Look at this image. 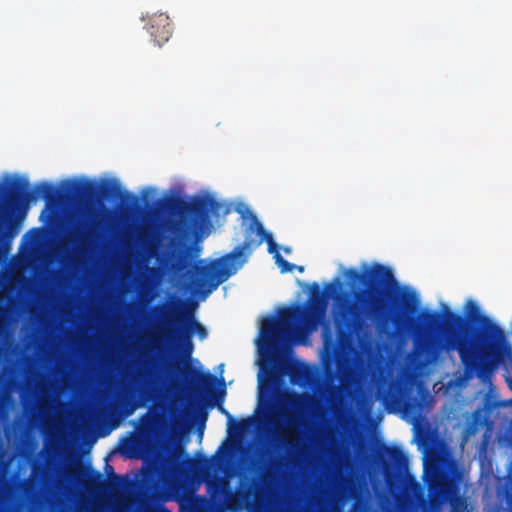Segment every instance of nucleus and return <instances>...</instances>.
I'll use <instances>...</instances> for the list:
<instances>
[{"label":"nucleus","instance_id":"1","mask_svg":"<svg viewBox=\"0 0 512 512\" xmlns=\"http://www.w3.org/2000/svg\"><path fill=\"white\" fill-rule=\"evenodd\" d=\"M344 275L352 283L364 288L355 293V300L338 299L341 283L338 278L320 289L318 283L311 285L305 305L284 307L279 317H266L260 327L261 339L258 349L263 358L279 366L282 375L302 376V364L284 358L286 338L293 333L312 332L323 323L329 298L337 299L334 314L337 338L345 345L359 336L366 327V319L375 321L378 329L393 324L403 329L412 323L410 315L417 310L419 299L415 291L399 288L392 270L380 263H364L361 271L349 268Z\"/></svg>","mask_w":512,"mask_h":512},{"label":"nucleus","instance_id":"2","mask_svg":"<svg viewBox=\"0 0 512 512\" xmlns=\"http://www.w3.org/2000/svg\"><path fill=\"white\" fill-rule=\"evenodd\" d=\"M464 308L468 316L451 311L446 304H442V314L425 311L423 325L442 329L446 351L458 352L467 375L489 377L512 355V347L504 330L482 314L473 300H468Z\"/></svg>","mask_w":512,"mask_h":512},{"label":"nucleus","instance_id":"3","mask_svg":"<svg viewBox=\"0 0 512 512\" xmlns=\"http://www.w3.org/2000/svg\"><path fill=\"white\" fill-rule=\"evenodd\" d=\"M100 195L105 199L121 198L122 200L138 199L128 192L121 191L116 182L106 181L100 188L93 182L65 180L62 188H57L49 183H39L33 190H29V182L25 178L17 177L4 189H0V197L11 207L35 201L42 197L47 204H57L64 201H74L83 198H94Z\"/></svg>","mask_w":512,"mask_h":512},{"label":"nucleus","instance_id":"4","mask_svg":"<svg viewBox=\"0 0 512 512\" xmlns=\"http://www.w3.org/2000/svg\"><path fill=\"white\" fill-rule=\"evenodd\" d=\"M263 241L267 242L270 253L277 251V244L274 242L272 234L264 229L255 215H252L251 222L245 230L243 244L208 264L195 265V275L191 279L192 285L199 293L207 296L246 263L247 256L244 254V250L251 251L261 245Z\"/></svg>","mask_w":512,"mask_h":512},{"label":"nucleus","instance_id":"5","mask_svg":"<svg viewBox=\"0 0 512 512\" xmlns=\"http://www.w3.org/2000/svg\"><path fill=\"white\" fill-rule=\"evenodd\" d=\"M221 208L219 201L208 196H195L191 200L173 199L171 211L177 220L170 227L174 234L172 245L183 246L187 252L189 247L185 243L209 229L212 226L210 216H218Z\"/></svg>","mask_w":512,"mask_h":512},{"label":"nucleus","instance_id":"6","mask_svg":"<svg viewBox=\"0 0 512 512\" xmlns=\"http://www.w3.org/2000/svg\"><path fill=\"white\" fill-rule=\"evenodd\" d=\"M271 388L268 389V395L264 398L261 393L259 402L266 406L268 410V421L277 426L278 416H282L287 421V427L282 434H279V442L288 449H295L299 445L298 429L301 426V418L307 412L311 397L304 393L286 392L279 396V406L276 407L271 402Z\"/></svg>","mask_w":512,"mask_h":512},{"label":"nucleus","instance_id":"7","mask_svg":"<svg viewBox=\"0 0 512 512\" xmlns=\"http://www.w3.org/2000/svg\"><path fill=\"white\" fill-rule=\"evenodd\" d=\"M377 395L390 412L401 411L406 415H416L423 407L415 382L406 373L391 379L386 388L381 384Z\"/></svg>","mask_w":512,"mask_h":512},{"label":"nucleus","instance_id":"8","mask_svg":"<svg viewBox=\"0 0 512 512\" xmlns=\"http://www.w3.org/2000/svg\"><path fill=\"white\" fill-rule=\"evenodd\" d=\"M145 369H139L129 386L125 387L119 398L126 416L132 414L154 390L157 376L152 369L151 361L145 362Z\"/></svg>","mask_w":512,"mask_h":512},{"label":"nucleus","instance_id":"9","mask_svg":"<svg viewBox=\"0 0 512 512\" xmlns=\"http://www.w3.org/2000/svg\"><path fill=\"white\" fill-rule=\"evenodd\" d=\"M217 378L209 372L186 366L183 370V381L187 391L197 397L210 390L216 383Z\"/></svg>","mask_w":512,"mask_h":512},{"label":"nucleus","instance_id":"10","mask_svg":"<svg viewBox=\"0 0 512 512\" xmlns=\"http://www.w3.org/2000/svg\"><path fill=\"white\" fill-rule=\"evenodd\" d=\"M165 316L173 319L177 323H180L182 325V329L191 333V336H193V334H197L199 339L203 340L208 335L206 328L195 319L192 313H183L175 307H170Z\"/></svg>","mask_w":512,"mask_h":512},{"label":"nucleus","instance_id":"11","mask_svg":"<svg viewBox=\"0 0 512 512\" xmlns=\"http://www.w3.org/2000/svg\"><path fill=\"white\" fill-rule=\"evenodd\" d=\"M148 32L158 46L166 43L172 35V25L168 15L160 13L151 16L148 22Z\"/></svg>","mask_w":512,"mask_h":512},{"label":"nucleus","instance_id":"12","mask_svg":"<svg viewBox=\"0 0 512 512\" xmlns=\"http://www.w3.org/2000/svg\"><path fill=\"white\" fill-rule=\"evenodd\" d=\"M429 496L432 501L443 503L451 501L454 496V485L444 475H435L428 482Z\"/></svg>","mask_w":512,"mask_h":512},{"label":"nucleus","instance_id":"13","mask_svg":"<svg viewBox=\"0 0 512 512\" xmlns=\"http://www.w3.org/2000/svg\"><path fill=\"white\" fill-rule=\"evenodd\" d=\"M66 476L69 481L83 482L84 478H87V485L91 487H99L105 482L103 475L94 471L90 468H84L80 465L66 470Z\"/></svg>","mask_w":512,"mask_h":512},{"label":"nucleus","instance_id":"14","mask_svg":"<svg viewBox=\"0 0 512 512\" xmlns=\"http://www.w3.org/2000/svg\"><path fill=\"white\" fill-rule=\"evenodd\" d=\"M176 346L184 359H190L194 350L191 333L181 328L176 337Z\"/></svg>","mask_w":512,"mask_h":512},{"label":"nucleus","instance_id":"15","mask_svg":"<svg viewBox=\"0 0 512 512\" xmlns=\"http://www.w3.org/2000/svg\"><path fill=\"white\" fill-rule=\"evenodd\" d=\"M384 453L387 455L389 460L399 469L407 467L408 457L400 447L385 446Z\"/></svg>","mask_w":512,"mask_h":512},{"label":"nucleus","instance_id":"16","mask_svg":"<svg viewBox=\"0 0 512 512\" xmlns=\"http://www.w3.org/2000/svg\"><path fill=\"white\" fill-rule=\"evenodd\" d=\"M189 470L195 474L208 471L211 468V459L202 456L199 459H190L188 461Z\"/></svg>","mask_w":512,"mask_h":512},{"label":"nucleus","instance_id":"17","mask_svg":"<svg viewBox=\"0 0 512 512\" xmlns=\"http://www.w3.org/2000/svg\"><path fill=\"white\" fill-rule=\"evenodd\" d=\"M449 512H470L466 498L463 496H455L451 499Z\"/></svg>","mask_w":512,"mask_h":512},{"label":"nucleus","instance_id":"18","mask_svg":"<svg viewBox=\"0 0 512 512\" xmlns=\"http://www.w3.org/2000/svg\"><path fill=\"white\" fill-rule=\"evenodd\" d=\"M275 259L282 273L292 272L294 269H296L295 264L288 262L277 252L275 254Z\"/></svg>","mask_w":512,"mask_h":512},{"label":"nucleus","instance_id":"19","mask_svg":"<svg viewBox=\"0 0 512 512\" xmlns=\"http://www.w3.org/2000/svg\"><path fill=\"white\" fill-rule=\"evenodd\" d=\"M159 512H171L169 509H167L165 506H161L159 508ZM186 512H206L205 508L202 504L198 502H193L189 505Z\"/></svg>","mask_w":512,"mask_h":512},{"label":"nucleus","instance_id":"20","mask_svg":"<svg viewBox=\"0 0 512 512\" xmlns=\"http://www.w3.org/2000/svg\"><path fill=\"white\" fill-rule=\"evenodd\" d=\"M506 497H507V503L510 506H512V479H511V486H510V489L507 491Z\"/></svg>","mask_w":512,"mask_h":512},{"label":"nucleus","instance_id":"21","mask_svg":"<svg viewBox=\"0 0 512 512\" xmlns=\"http://www.w3.org/2000/svg\"><path fill=\"white\" fill-rule=\"evenodd\" d=\"M385 478H386L387 485L391 486L392 485V481L394 479V475H391L388 472H386Z\"/></svg>","mask_w":512,"mask_h":512},{"label":"nucleus","instance_id":"22","mask_svg":"<svg viewBox=\"0 0 512 512\" xmlns=\"http://www.w3.org/2000/svg\"><path fill=\"white\" fill-rule=\"evenodd\" d=\"M415 346L418 350H424L425 348V344L424 343H421L419 341H415Z\"/></svg>","mask_w":512,"mask_h":512},{"label":"nucleus","instance_id":"23","mask_svg":"<svg viewBox=\"0 0 512 512\" xmlns=\"http://www.w3.org/2000/svg\"><path fill=\"white\" fill-rule=\"evenodd\" d=\"M37 472H40L42 475L44 473V470L41 467H33L32 473L36 474Z\"/></svg>","mask_w":512,"mask_h":512},{"label":"nucleus","instance_id":"24","mask_svg":"<svg viewBox=\"0 0 512 512\" xmlns=\"http://www.w3.org/2000/svg\"><path fill=\"white\" fill-rule=\"evenodd\" d=\"M105 469H106V471H107L109 474H111V475H115V474H114V469H113V467H112V466H110V465H106V468H105Z\"/></svg>","mask_w":512,"mask_h":512},{"label":"nucleus","instance_id":"25","mask_svg":"<svg viewBox=\"0 0 512 512\" xmlns=\"http://www.w3.org/2000/svg\"><path fill=\"white\" fill-rule=\"evenodd\" d=\"M219 410L226 414L228 416L229 419H232V416L229 414V412H227L222 406L219 407Z\"/></svg>","mask_w":512,"mask_h":512},{"label":"nucleus","instance_id":"26","mask_svg":"<svg viewBox=\"0 0 512 512\" xmlns=\"http://www.w3.org/2000/svg\"><path fill=\"white\" fill-rule=\"evenodd\" d=\"M41 476H42V479H43L44 483H47L48 481H51V479H52V478H47L44 473Z\"/></svg>","mask_w":512,"mask_h":512},{"label":"nucleus","instance_id":"27","mask_svg":"<svg viewBox=\"0 0 512 512\" xmlns=\"http://www.w3.org/2000/svg\"><path fill=\"white\" fill-rule=\"evenodd\" d=\"M296 268L298 269L299 272H303L304 271V267L303 266H296Z\"/></svg>","mask_w":512,"mask_h":512},{"label":"nucleus","instance_id":"28","mask_svg":"<svg viewBox=\"0 0 512 512\" xmlns=\"http://www.w3.org/2000/svg\"><path fill=\"white\" fill-rule=\"evenodd\" d=\"M284 252H285V253H289V252H290V248H289V247H285V248H284Z\"/></svg>","mask_w":512,"mask_h":512},{"label":"nucleus","instance_id":"29","mask_svg":"<svg viewBox=\"0 0 512 512\" xmlns=\"http://www.w3.org/2000/svg\"><path fill=\"white\" fill-rule=\"evenodd\" d=\"M240 429H243V422L238 423Z\"/></svg>","mask_w":512,"mask_h":512}]
</instances>
